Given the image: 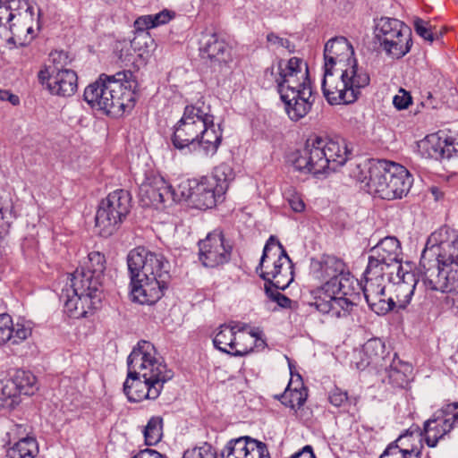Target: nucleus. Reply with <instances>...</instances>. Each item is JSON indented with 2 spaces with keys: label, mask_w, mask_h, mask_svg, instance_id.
Here are the masks:
<instances>
[{
  "label": "nucleus",
  "mask_w": 458,
  "mask_h": 458,
  "mask_svg": "<svg viewBox=\"0 0 458 458\" xmlns=\"http://www.w3.org/2000/svg\"><path fill=\"white\" fill-rule=\"evenodd\" d=\"M422 282L426 290L439 291L447 293L446 299L452 302L453 310L458 313V274Z\"/></svg>",
  "instance_id": "28"
},
{
  "label": "nucleus",
  "mask_w": 458,
  "mask_h": 458,
  "mask_svg": "<svg viewBox=\"0 0 458 458\" xmlns=\"http://www.w3.org/2000/svg\"><path fill=\"white\" fill-rule=\"evenodd\" d=\"M411 175V174H388L390 199H401L409 191L412 182Z\"/></svg>",
  "instance_id": "39"
},
{
  "label": "nucleus",
  "mask_w": 458,
  "mask_h": 458,
  "mask_svg": "<svg viewBox=\"0 0 458 458\" xmlns=\"http://www.w3.org/2000/svg\"><path fill=\"white\" fill-rule=\"evenodd\" d=\"M393 104L398 110L406 109L411 104V97L405 89H400L394 97Z\"/></svg>",
  "instance_id": "52"
},
{
  "label": "nucleus",
  "mask_w": 458,
  "mask_h": 458,
  "mask_svg": "<svg viewBox=\"0 0 458 458\" xmlns=\"http://www.w3.org/2000/svg\"><path fill=\"white\" fill-rule=\"evenodd\" d=\"M377 37L386 53L393 58L404 56L411 47V30L396 19L382 18Z\"/></svg>",
  "instance_id": "11"
},
{
  "label": "nucleus",
  "mask_w": 458,
  "mask_h": 458,
  "mask_svg": "<svg viewBox=\"0 0 458 458\" xmlns=\"http://www.w3.org/2000/svg\"><path fill=\"white\" fill-rule=\"evenodd\" d=\"M445 148H448L445 158H450L454 154H458V137H445Z\"/></svg>",
  "instance_id": "57"
},
{
  "label": "nucleus",
  "mask_w": 458,
  "mask_h": 458,
  "mask_svg": "<svg viewBox=\"0 0 458 458\" xmlns=\"http://www.w3.org/2000/svg\"><path fill=\"white\" fill-rule=\"evenodd\" d=\"M9 381L13 383L18 395H32L38 390L37 378L30 371L18 369Z\"/></svg>",
  "instance_id": "36"
},
{
  "label": "nucleus",
  "mask_w": 458,
  "mask_h": 458,
  "mask_svg": "<svg viewBox=\"0 0 458 458\" xmlns=\"http://www.w3.org/2000/svg\"><path fill=\"white\" fill-rule=\"evenodd\" d=\"M431 193L433 194L435 200H439L443 197V193L437 187L431 188Z\"/></svg>",
  "instance_id": "59"
},
{
  "label": "nucleus",
  "mask_w": 458,
  "mask_h": 458,
  "mask_svg": "<svg viewBox=\"0 0 458 458\" xmlns=\"http://www.w3.org/2000/svg\"><path fill=\"white\" fill-rule=\"evenodd\" d=\"M134 26L137 30L144 31L146 30L154 28V21L152 20V15H143L139 17L135 22Z\"/></svg>",
  "instance_id": "53"
},
{
  "label": "nucleus",
  "mask_w": 458,
  "mask_h": 458,
  "mask_svg": "<svg viewBox=\"0 0 458 458\" xmlns=\"http://www.w3.org/2000/svg\"><path fill=\"white\" fill-rule=\"evenodd\" d=\"M223 458H270L266 444L250 437L230 440L221 452Z\"/></svg>",
  "instance_id": "24"
},
{
  "label": "nucleus",
  "mask_w": 458,
  "mask_h": 458,
  "mask_svg": "<svg viewBox=\"0 0 458 458\" xmlns=\"http://www.w3.org/2000/svg\"><path fill=\"white\" fill-rule=\"evenodd\" d=\"M409 367L407 364L401 362V360H395L391 359L383 369L386 371L387 376V382L395 387H403L408 382V376L406 371Z\"/></svg>",
  "instance_id": "38"
},
{
  "label": "nucleus",
  "mask_w": 458,
  "mask_h": 458,
  "mask_svg": "<svg viewBox=\"0 0 458 458\" xmlns=\"http://www.w3.org/2000/svg\"><path fill=\"white\" fill-rule=\"evenodd\" d=\"M23 11H18L16 18L9 25L12 36L6 42L15 47H25L35 38L33 7L27 2H23Z\"/></svg>",
  "instance_id": "23"
},
{
  "label": "nucleus",
  "mask_w": 458,
  "mask_h": 458,
  "mask_svg": "<svg viewBox=\"0 0 458 458\" xmlns=\"http://www.w3.org/2000/svg\"><path fill=\"white\" fill-rule=\"evenodd\" d=\"M360 289L361 284L347 270L335 282L330 292L318 296L315 301H310L309 305L331 318H344L351 313L352 308L360 299Z\"/></svg>",
  "instance_id": "8"
},
{
  "label": "nucleus",
  "mask_w": 458,
  "mask_h": 458,
  "mask_svg": "<svg viewBox=\"0 0 458 458\" xmlns=\"http://www.w3.org/2000/svg\"><path fill=\"white\" fill-rule=\"evenodd\" d=\"M259 341L264 344L259 332H247L244 328L235 330L233 345H231V355L244 356L250 353L254 346L259 345Z\"/></svg>",
  "instance_id": "32"
},
{
  "label": "nucleus",
  "mask_w": 458,
  "mask_h": 458,
  "mask_svg": "<svg viewBox=\"0 0 458 458\" xmlns=\"http://www.w3.org/2000/svg\"><path fill=\"white\" fill-rule=\"evenodd\" d=\"M391 360L390 353L386 351L385 344L378 338L368 340L360 350L354 353L353 362L358 369L371 367L381 371Z\"/></svg>",
  "instance_id": "22"
},
{
  "label": "nucleus",
  "mask_w": 458,
  "mask_h": 458,
  "mask_svg": "<svg viewBox=\"0 0 458 458\" xmlns=\"http://www.w3.org/2000/svg\"><path fill=\"white\" fill-rule=\"evenodd\" d=\"M195 183H197V180H190L185 179L182 180L176 188H174L171 185V193L174 198V206L182 201L190 199L192 201L193 192L195 191Z\"/></svg>",
  "instance_id": "45"
},
{
  "label": "nucleus",
  "mask_w": 458,
  "mask_h": 458,
  "mask_svg": "<svg viewBox=\"0 0 458 458\" xmlns=\"http://www.w3.org/2000/svg\"><path fill=\"white\" fill-rule=\"evenodd\" d=\"M51 57L54 63V65H49L46 67L45 69H42L38 72V80L42 84H47V88L49 89V84L52 81V77L55 75L56 68H58L59 64L61 63H66V60L68 58L67 55L64 52H58L55 51L51 54Z\"/></svg>",
  "instance_id": "44"
},
{
  "label": "nucleus",
  "mask_w": 458,
  "mask_h": 458,
  "mask_svg": "<svg viewBox=\"0 0 458 458\" xmlns=\"http://www.w3.org/2000/svg\"><path fill=\"white\" fill-rule=\"evenodd\" d=\"M65 287L62 291L64 300V310L72 318H86L101 303V289L96 287V284L87 285L86 280L79 276L68 278Z\"/></svg>",
  "instance_id": "9"
},
{
  "label": "nucleus",
  "mask_w": 458,
  "mask_h": 458,
  "mask_svg": "<svg viewBox=\"0 0 458 458\" xmlns=\"http://www.w3.org/2000/svg\"><path fill=\"white\" fill-rule=\"evenodd\" d=\"M445 137L443 138L439 132L432 133L419 142V148L428 157L443 159L448 152V148H445Z\"/></svg>",
  "instance_id": "35"
},
{
  "label": "nucleus",
  "mask_w": 458,
  "mask_h": 458,
  "mask_svg": "<svg viewBox=\"0 0 458 458\" xmlns=\"http://www.w3.org/2000/svg\"><path fill=\"white\" fill-rule=\"evenodd\" d=\"M164 420L160 416H152L143 429L144 442L151 446L158 444L163 437Z\"/></svg>",
  "instance_id": "40"
},
{
  "label": "nucleus",
  "mask_w": 458,
  "mask_h": 458,
  "mask_svg": "<svg viewBox=\"0 0 458 458\" xmlns=\"http://www.w3.org/2000/svg\"><path fill=\"white\" fill-rule=\"evenodd\" d=\"M296 380H290L285 391L277 398L281 403L292 409L300 408L307 399V389L303 386L301 377L296 375Z\"/></svg>",
  "instance_id": "33"
},
{
  "label": "nucleus",
  "mask_w": 458,
  "mask_h": 458,
  "mask_svg": "<svg viewBox=\"0 0 458 458\" xmlns=\"http://www.w3.org/2000/svg\"><path fill=\"white\" fill-rule=\"evenodd\" d=\"M312 270L316 277L325 283L311 292L312 301L318 296L330 292L339 277H341L348 268L345 263L339 258L331 255H324L318 260L312 262Z\"/></svg>",
  "instance_id": "19"
},
{
  "label": "nucleus",
  "mask_w": 458,
  "mask_h": 458,
  "mask_svg": "<svg viewBox=\"0 0 458 458\" xmlns=\"http://www.w3.org/2000/svg\"><path fill=\"white\" fill-rule=\"evenodd\" d=\"M38 453V444L33 437H25L18 441L7 452L9 458H34Z\"/></svg>",
  "instance_id": "41"
},
{
  "label": "nucleus",
  "mask_w": 458,
  "mask_h": 458,
  "mask_svg": "<svg viewBox=\"0 0 458 458\" xmlns=\"http://www.w3.org/2000/svg\"><path fill=\"white\" fill-rule=\"evenodd\" d=\"M413 27L415 32L425 40L429 42L434 40L432 27L428 21L417 17L413 20Z\"/></svg>",
  "instance_id": "50"
},
{
  "label": "nucleus",
  "mask_w": 458,
  "mask_h": 458,
  "mask_svg": "<svg viewBox=\"0 0 458 458\" xmlns=\"http://www.w3.org/2000/svg\"><path fill=\"white\" fill-rule=\"evenodd\" d=\"M32 334L30 322L18 320L13 324L8 314H0V344H19L28 339Z\"/></svg>",
  "instance_id": "26"
},
{
  "label": "nucleus",
  "mask_w": 458,
  "mask_h": 458,
  "mask_svg": "<svg viewBox=\"0 0 458 458\" xmlns=\"http://www.w3.org/2000/svg\"><path fill=\"white\" fill-rule=\"evenodd\" d=\"M199 50L201 56L211 62L225 63L230 55L227 44L215 33L203 37Z\"/></svg>",
  "instance_id": "29"
},
{
  "label": "nucleus",
  "mask_w": 458,
  "mask_h": 458,
  "mask_svg": "<svg viewBox=\"0 0 458 458\" xmlns=\"http://www.w3.org/2000/svg\"><path fill=\"white\" fill-rule=\"evenodd\" d=\"M77 74L71 69H64L62 64L56 68L55 75L52 77L49 91L53 95L70 97L77 89Z\"/></svg>",
  "instance_id": "27"
},
{
  "label": "nucleus",
  "mask_w": 458,
  "mask_h": 458,
  "mask_svg": "<svg viewBox=\"0 0 458 458\" xmlns=\"http://www.w3.org/2000/svg\"><path fill=\"white\" fill-rule=\"evenodd\" d=\"M364 175L359 176L358 181L360 182V188L368 193L376 195L384 199H390V191L388 190V174H359Z\"/></svg>",
  "instance_id": "31"
},
{
  "label": "nucleus",
  "mask_w": 458,
  "mask_h": 458,
  "mask_svg": "<svg viewBox=\"0 0 458 458\" xmlns=\"http://www.w3.org/2000/svg\"><path fill=\"white\" fill-rule=\"evenodd\" d=\"M127 264L132 299L140 304L156 303L167 287L169 262L162 254L137 247L129 252Z\"/></svg>",
  "instance_id": "4"
},
{
  "label": "nucleus",
  "mask_w": 458,
  "mask_h": 458,
  "mask_svg": "<svg viewBox=\"0 0 458 458\" xmlns=\"http://www.w3.org/2000/svg\"><path fill=\"white\" fill-rule=\"evenodd\" d=\"M352 45L344 37L329 39L324 47L322 89L327 101L334 104L353 103L360 89L369 84V76L357 64Z\"/></svg>",
  "instance_id": "1"
},
{
  "label": "nucleus",
  "mask_w": 458,
  "mask_h": 458,
  "mask_svg": "<svg viewBox=\"0 0 458 458\" xmlns=\"http://www.w3.org/2000/svg\"><path fill=\"white\" fill-rule=\"evenodd\" d=\"M104 74L98 81L89 84L84 90L85 101L93 108L103 110L109 114L111 105L114 101L108 102V98L104 96Z\"/></svg>",
  "instance_id": "34"
},
{
  "label": "nucleus",
  "mask_w": 458,
  "mask_h": 458,
  "mask_svg": "<svg viewBox=\"0 0 458 458\" xmlns=\"http://www.w3.org/2000/svg\"><path fill=\"white\" fill-rule=\"evenodd\" d=\"M416 437L412 433L401 435L394 442L388 446L395 447L398 451L408 454V458H421L423 445L421 438L415 443Z\"/></svg>",
  "instance_id": "37"
},
{
  "label": "nucleus",
  "mask_w": 458,
  "mask_h": 458,
  "mask_svg": "<svg viewBox=\"0 0 458 458\" xmlns=\"http://www.w3.org/2000/svg\"><path fill=\"white\" fill-rule=\"evenodd\" d=\"M198 245L199 259L206 267H218L231 259L232 247L225 243L224 234L220 231L209 233Z\"/></svg>",
  "instance_id": "18"
},
{
  "label": "nucleus",
  "mask_w": 458,
  "mask_h": 458,
  "mask_svg": "<svg viewBox=\"0 0 458 458\" xmlns=\"http://www.w3.org/2000/svg\"><path fill=\"white\" fill-rule=\"evenodd\" d=\"M437 248V266L427 268L421 275V282L458 274V230L442 226L428 238L422 257L428 250Z\"/></svg>",
  "instance_id": "7"
},
{
  "label": "nucleus",
  "mask_w": 458,
  "mask_h": 458,
  "mask_svg": "<svg viewBox=\"0 0 458 458\" xmlns=\"http://www.w3.org/2000/svg\"><path fill=\"white\" fill-rule=\"evenodd\" d=\"M131 76L130 72H120L112 76L104 75V96L108 98V102L114 101L109 114L123 112L132 106L134 92L131 88L134 82L130 81Z\"/></svg>",
  "instance_id": "16"
},
{
  "label": "nucleus",
  "mask_w": 458,
  "mask_h": 458,
  "mask_svg": "<svg viewBox=\"0 0 458 458\" xmlns=\"http://www.w3.org/2000/svg\"><path fill=\"white\" fill-rule=\"evenodd\" d=\"M226 174H207L195 183L191 204L195 208L207 210L224 200L228 189Z\"/></svg>",
  "instance_id": "15"
},
{
  "label": "nucleus",
  "mask_w": 458,
  "mask_h": 458,
  "mask_svg": "<svg viewBox=\"0 0 458 458\" xmlns=\"http://www.w3.org/2000/svg\"><path fill=\"white\" fill-rule=\"evenodd\" d=\"M320 136L312 135L305 143V148L301 152H296L291 159L293 168L298 171L306 170V172H326L328 166V159L325 157V153L321 146Z\"/></svg>",
  "instance_id": "20"
},
{
  "label": "nucleus",
  "mask_w": 458,
  "mask_h": 458,
  "mask_svg": "<svg viewBox=\"0 0 458 458\" xmlns=\"http://www.w3.org/2000/svg\"><path fill=\"white\" fill-rule=\"evenodd\" d=\"M455 428H458V402L444 405L424 422L421 440L435 448Z\"/></svg>",
  "instance_id": "13"
},
{
  "label": "nucleus",
  "mask_w": 458,
  "mask_h": 458,
  "mask_svg": "<svg viewBox=\"0 0 458 458\" xmlns=\"http://www.w3.org/2000/svg\"><path fill=\"white\" fill-rule=\"evenodd\" d=\"M182 458H218L216 449L208 443L188 449L183 453Z\"/></svg>",
  "instance_id": "48"
},
{
  "label": "nucleus",
  "mask_w": 458,
  "mask_h": 458,
  "mask_svg": "<svg viewBox=\"0 0 458 458\" xmlns=\"http://www.w3.org/2000/svg\"><path fill=\"white\" fill-rule=\"evenodd\" d=\"M277 86L285 111L293 121L303 118L314 103L309 69L306 63L298 57L284 62L280 60L265 72Z\"/></svg>",
  "instance_id": "3"
},
{
  "label": "nucleus",
  "mask_w": 458,
  "mask_h": 458,
  "mask_svg": "<svg viewBox=\"0 0 458 458\" xmlns=\"http://www.w3.org/2000/svg\"><path fill=\"white\" fill-rule=\"evenodd\" d=\"M18 394L9 379L0 380V408H13L19 403Z\"/></svg>",
  "instance_id": "46"
},
{
  "label": "nucleus",
  "mask_w": 458,
  "mask_h": 458,
  "mask_svg": "<svg viewBox=\"0 0 458 458\" xmlns=\"http://www.w3.org/2000/svg\"><path fill=\"white\" fill-rule=\"evenodd\" d=\"M234 334L235 327L221 326L213 339L214 346L219 351L231 355V345H233Z\"/></svg>",
  "instance_id": "43"
},
{
  "label": "nucleus",
  "mask_w": 458,
  "mask_h": 458,
  "mask_svg": "<svg viewBox=\"0 0 458 458\" xmlns=\"http://www.w3.org/2000/svg\"><path fill=\"white\" fill-rule=\"evenodd\" d=\"M2 25H3V23L0 21V26H2Z\"/></svg>",
  "instance_id": "60"
},
{
  "label": "nucleus",
  "mask_w": 458,
  "mask_h": 458,
  "mask_svg": "<svg viewBox=\"0 0 458 458\" xmlns=\"http://www.w3.org/2000/svg\"><path fill=\"white\" fill-rule=\"evenodd\" d=\"M386 272L367 267L361 284L363 296L369 309L377 315L393 310L394 297L386 293Z\"/></svg>",
  "instance_id": "14"
},
{
  "label": "nucleus",
  "mask_w": 458,
  "mask_h": 458,
  "mask_svg": "<svg viewBox=\"0 0 458 458\" xmlns=\"http://www.w3.org/2000/svg\"><path fill=\"white\" fill-rule=\"evenodd\" d=\"M402 249L400 242L393 236L385 237L369 250V267L394 274L402 266Z\"/></svg>",
  "instance_id": "17"
},
{
  "label": "nucleus",
  "mask_w": 458,
  "mask_h": 458,
  "mask_svg": "<svg viewBox=\"0 0 458 458\" xmlns=\"http://www.w3.org/2000/svg\"><path fill=\"white\" fill-rule=\"evenodd\" d=\"M257 272L266 282L265 290L269 298L282 308H292L293 301L290 298L278 292H271L268 286L284 290L293 280L292 260L281 242L273 235L263 249Z\"/></svg>",
  "instance_id": "6"
},
{
  "label": "nucleus",
  "mask_w": 458,
  "mask_h": 458,
  "mask_svg": "<svg viewBox=\"0 0 458 458\" xmlns=\"http://www.w3.org/2000/svg\"><path fill=\"white\" fill-rule=\"evenodd\" d=\"M131 209V196L125 190H115L101 200L96 214V228L99 235L114 234Z\"/></svg>",
  "instance_id": "10"
},
{
  "label": "nucleus",
  "mask_w": 458,
  "mask_h": 458,
  "mask_svg": "<svg viewBox=\"0 0 458 458\" xmlns=\"http://www.w3.org/2000/svg\"><path fill=\"white\" fill-rule=\"evenodd\" d=\"M17 8L24 9L23 2L21 3L20 0H0V21L3 25L5 22L10 25L16 18Z\"/></svg>",
  "instance_id": "47"
},
{
  "label": "nucleus",
  "mask_w": 458,
  "mask_h": 458,
  "mask_svg": "<svg viewBox=\"0 0 458 458\" xmlns=\"http://www.w3.org/2000/svg\"><path fill=\"white\" fill-rule=\"evenodd\" d=\"M387 281L391 284L390 296L394 297L393 309L397 307L404 310L410 304L420 280L414 272L404 271L403 268L388 275Z\"/></svg>",
  "instance_id": "21"
},
{
  "label": "nucleus",
  "mask_w": 458,
  "mask_h": 458,
  "mask_svg": "<svg viewBox=\"0 0 458 458\" xmlns=\"http://www.w3.org/2000/svg\"><path fill=\"white\" fill-rule=\"evenodd\" d=\"M267 39L272 46L282 47L287 49H290L291 47V43L288 39L280 38L275 33H269L267 36Z\"/></svg>",
  "instance_id": "56"
},
{
  "label": "nucleus",
  "mask_w": 458,
  "mask_h": 458,
  "mask_svg": "<svg viewBox=\"0 0 458 458\" xmlns=\"http://www.w3.org/2000/svg\"><path fill=\"white\" fill-rule=\"evenodd\" d=\"M222 134L220 125L215 124L212 114L199 107L188 106L174 127L172 140L176 148H201L208 155L216 152Z\"/></svg>",
  "instance_id": "5"
},
{
  "label": "nucleus",
  "mask_w": 458,
  "mask_h": 458,
  "mask_svg": "<svg viewBox=\"0 0 458 458\" xmlns=\"http://www.w3.org/2000/svg\"><path fill=\"white\" fill-rule=\"evenodd\" d=\"M131 458H168L165 454L151 448H145L137 452Z\"/></svg>",
  "instance_id": "55"
},
{
  "label": "nucleus",
  "mask_w": 458,
  "mask_h": 458,
  "mask_svg": "<svg viewBox=\"0 0 458 458\" xmlns=\"http://www.w3.org/2000/svg\"><path fill=\"white\" fill-rule=\"evenodd\" d=\"M154 21V28L162 24L167 23L174 17V13L168 10H163L162 12L151 14Z\"/></svg>",
  "instance_id": "54"
},
{
  "label": "nucleus",
  "mask_w": 458,
  "mask_h": 458,
  "mask_svg": "<svg viewBox=\"0 0 458 458\" xmlns=\"http://www.w3.org/2000/svg\"><path fill=\"white\" fill-rule=\"evenodd\" d=\"M328 401L335 407H345L349 403L348 393L335 386L328 393Z\"/></svg>",
  "instance_id": "51"
},
{
  "label": "nucleus",
  "mask_w": 458,
  "mask_h": 458,
  "mask_svg": "<svg viewBox=\"0 0 458 458\" xmlns=\"http://www.w3.org/2000/svg\"><path fill=\"white\" fill-rule=\"evenodd\" d=\"M106 269V258L99 251H91L88 254L87 259L83 262L80 268L70 274V277H77L79 276L86 280L87 285H92L96 283V287L101 289L102 277Z\"/></svg>",
  "instance_id": "25"
},
{
  "label": "nucleus",
  "mask_w": 458,
  "mask_h": 458,
  "mask_svg": "<svg viewBox=\"0 0 458 458\" xmlns=\"http://www.w3.org/2000/svg\"><path fill=\"white\" fill-rule=\"evenodd\" d=\"M127 367L123 393L131 403L157 399L165 383L173 377L155 346L145 340L133 348L128 356Z\"/></svg>",
  "instance_id": "2"
},
{
  "label": "nucleus",
  "mask_w": 458,
  "mask_h": 458,
  "mask_svg": "<svg viewBox=\"0 0 458 458\" xmlns=\"http://www.w3.org/2000/svg\"><path fill=\"white\" fill-rule=\"evenodd\" d=\"M139 188V199L142 207L169 213L174 208L171 184L161 174H143Z\"/></svg>",
  "instance_id": "12"
},
{
  "label": "nucleus",
  "mask_w": 458,
  "mask_h": 458,
  "mask_svg": "<svg viewBox=\"0 0 458 458\" xmlns=\"http://www.w3.org/2000/svg\"><path fill=\"white\" fill-rule=\"evenodd\" d=\"M0 100L1 101H9L12 105L17 106L20 103V98L18 96L11 93L9 90L0 89Z\"/></svg>",
  "instance_id": "58"
},
{
  "label": "nucleus",
  "mask_w": 458,
  "mask_h": 458,
  "mask_svg": "<svg viewBox=\"0 0 458 458\" xmlns=\"http://www.w3.org/2000/svg\"><path fill=\"white\" fill-rule=\"evenodd\" d=\"M358 167L360 169V172L364 169H367L368 172H390L391 170L394 172H409L402 165L386 159H366L363 164H359Z\"/></svg>",
  "instance_id": "42"
},
{
  "label": "nucleus",
  "mask_w": 458,
  "mask_h": 458,
  "mask_svg": "<svg viewBox=\"0 0 458 458\" xmlns=\"http://www.w3.org/2000/svg\"><path fill=\"white\" fill-rule=\"evenodd\" d=\"M284 198L294 212L301 213L305 210V203L294 188L289 187L285 189L284 191Z\"/></svg>",
  "instance_id": "49"
},
{
  "label": "nucleus",
  "mask_w": 458,
  "mask_h": 458,
  "mask_svg": "<svg viewBox=\"0 0 458 458\" xmlns=\"http://www.w3.org/2000/svg\"><path fill=\"white\" fill-rule=\"evenodd\" d=\"M320 140L325 146H321L325 157L328 159L327 169L335 172L339 166L343 165L347 160L348 148L346 144L342 141L320 136Z\"/></svg>",
  "instance_id": "30"
}]
</instances>
